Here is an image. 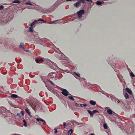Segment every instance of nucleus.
<instances>
[{
    "instance_id": "obj_1",
    "label": "nucleus",
    "mask_w": 135,
    "mask_h": 135,
    "mask_svg": "<svg viewBox=\"0 0 135 135\" xmlns=\"http://www.w3.org/2000/svg\"><path fill=\"white\" fill-rule=\"evenodd\" d=\"M40 103L36 99H34L30 104V106L34 110L39 108Z\"/></svg>"
},
{
    "instance_id": "obj_2",
    "label": "nucleus",
    "mask_w": 135,
    "mask_h": 135,
    "mask_svg": "<svg viewBox=\"0 0 135 135\" xmlns=\"http://www.w3.org/2000/svg\"><path fill=\"white\" fill-rule=\"evenodd\" d=\"M84 10L83 9L80 10L77 13L78 14V18H81L82 17V15L84 14Z\"/></svg>"
},
{
    "instance_id": "obj_3",
    "label": "nucleus",
    "mask_w": 135,
    "mask_h": 135,
    "mask_svg": "<svg viewBox=\"0 0 135 135\" xmlns=\"http://www.w3.org/2000/svg\"><path fill=\"white\" fill-rule=\"evenodd\" d=\"M61 93L63 95L65 96H68L69 92L66 89H63L61 90Z\"/></svg>"
},
{
    "instance_id": "obj_4",
    "label": "nucleus",
    "mask_w": 135,
    "mask_h": 135,
    "mask_svg": "<svg viewBox=\"0 0 135 135\" xmlns=\"http://www.w3.org/2000/svg\"><path fill=\"white\" fill-rule=\"evenodd\" d=\"M48 76L51 78H54L56 76V74L55 73H49L48 75Z\"/></svg>"
},
{
    "instance_id": "obj_5",
    "label": "nucleus",
    "mask_w": 135,
    "mask_h": 135,
    "mask_svg": "<svg viewBox=\"0 0 135 135\" xmlns=\"http://www.w3.org/2000/svg\"><path fill=\"white\" fill-rule=\"evenodd\" d=\"M36 120L39 122L40 123V122H41L44 125L46 124V123L45 120L41 118H36Z\"/></svg>"
},
{
    "instance_id": "obj_6",
    "label": "nucleus",
    "mask_w": 135,
    "mask_h": 135,
    "mask_svg": "<svg viewBox=\"0 0 135 135\" xmlns=\"http://www.w3.org/2000/svg\"><path fill=\"white\" fill-rule=\"evenodd\" d=\"M7 110V109L4 107H0V113H2L5 112Z\"/></svg>"
},
{
    "instance_id": "obj_7",
    "label": "nucleus",
    "mask_w": 135,
    "mask_h": 135,
    "mask_svg": "<svg viewBox=\"0 0 135 135\" xmlns=\"http://www.w3.org/2000/svg\"><path fill=\"white\" fill-rule=\"evenodd\" d=\"M81 5L80 2H78L75 3L74 4V6L76 8L78 7Z\"/></svg>"
},
{
    "instance_id": "obj_8",
    "label": "nucleus",
    "mask_w": 135,
    "mask_h": 135,
    "mask_svg": "<svg viewBox=\"0 0 135 135\" xmlns=\"http://www.w3.org/2000/svg\"><path fill=\"white\" fill-rule=\"evenodd\" d=\"M11 97L13 98H19V97H18V96L16 94H12L11 95Z\"/></svg>"
},
{
    "instance_id": "obj_9",
    "label": "nucleus",
    "mask_w": 135,
    "mask_h": 135,
    "mask_svg": "<svg viewBox=\"0 0 135 135\" xmlns=\"http://www.w3.org/2000/svg\"><path fill=\"white\" fill-rule=\"evenodd\" d=\"M126 91L129 93V94L131 95L132 94V91L129 89V88H126Z\"/></svg>"
},
{
    "instance_id": "obj_10",
    "label": "nucleus",
    "mask_w": 135,
    "mask_h": 135,
    "mask_svg": "<svg viewBox=\"0 0 135 135\" xmlns=\"http://www.w3.org/2000/svg\"><path fill=\"white\" fill-rule=\"evenodd\" d=\"M87 111L88 113L90 114V117H93V112L88 110H87Z\"/></svg>"
},
{
    "instance_id": "obj_11",
    "label": "nucleus",
    "mask_w": 135,
    "mask_h": 135,
    "mask_svg": "<svg viewBox=\"0 0 135 135\" xmlns=\"http://www.w3.org/2000/svg\"><path fill=\"white\" fill-rule=\"evenodd\" d=\"M25 111L28 114L29 116L31 115V113L30 112L29 109L28 108H27L25 109Z\"/></svg>"
},
{
    "instance_id": "obj_12",
    "label": "nucleus",
    "mask_w": 135,
    "mask_h": 135,
    "mask_svg": "<svg viewBox=\"0 0 135 135\" xmlns=\"http://www.w3.org/2000/svg\"><path fill=\"white\" fill-rule=\"evenodd\" d=\"M73 131L71 129L69 130L68 132V135H71V134L73 133Z\"/></svg>"
},
{
    "instance_id": "obj_13",
    "label": "nucleus",
    "mask_w": 135,
    "mask_h": 135,
    "mask_svg": "<svg viewBox=\"0 0 135 135\" xmlns=\"http://www.w3.org/2000/svg\"><path fill=\"white\" fill-rule=\"evenodd\" d=\"M90 103L91 104L93 105H94L96 104V102L95 101H94L92 100H91L90 101Z\"/></svg>"
},
{
    "instance_id": "obj_14",
    "label": "nucleus",
    "mask_w": 135,
    "mask_h": 135,
    "mask_svg": "<svg viewBox=\"0 0 135 135\" xmlns=\"http://www.w3.org/2000/svg\"><path fill=\"white\" fill-rule=\"evenodd\" d=\"M124 96L126 99L128 98L129 96L128 94L127 93H124Z\"/></svg>"
},
{
    "instance_id": "obj_15",
    "label": "nucleus",
    "mask_w": 135,
    "mask_h": 135,
    "mask_svg": "<svg viewBox=\"0 0 135 135\" xmlns=\"http://www.w3.org/2000/svg\"><path fill=\"white\" fill-rule=\"evenodd\" d=\"M107 112L108 114H112L113 113L112 110L110 109H108Z\"/></svg>"
},
{
    "instance_id": "obj_16",
    "label": "nucleus",
    "mask_w": 135,
    "mask_h": 135,
    "mask_svg": "<svg viewBox=\"0 0 135 135\" xmlns=\"http://www.w3.org/2000/svg\"><path fill=\"white\" fill-rule=\"evenodd\" d=\"M19 47L20 48H21L22 49H24L25 47L24 46V44L23 43H21L19 46Z\"/></svg>"
},
{
    "instance_id": "obj_17",
    "label": "nucleus",
    "mask_w": 135,
    "mask_h": 135,
    "mask_svg": "<svg viewBox=\"0 0 135 135\" xmlns=\"http://www.w3.org/2000/svg\"><path fill=\"white\" fill-rule=\"evenodd\" d=\"M37 22V20H35L33 21L31 24V26L32 27L33 26L35 23H36Z\"/></svg>"
},
{
    "instance_id": "obj_18",
    "label": "nucleus",
    "mask_w": 135,
    "mask_h": 135,
    "mask_svg": "<svg viewBox=\"0 0 135 135\" xmlns=\"http://www.w3.org/2000/svg\"><path fill=\"white\" fill-rule=\"evenodd\" d=\"M96 3L98 5H101L102 3L100 1H97Z\"/></svg>"
},
{
    "instance_id": "obj_19",
    "label": "nucleus",
    "mask_w": 135,
    "mask_h": 135,
    "mask_svg": "<svg viewBox=\"0 0 135 135\" xmlns=\"http://www.w3.org/2000/svg\"><path fill=\"white\" fill-rule=\"evenodd\" d=\"M103 127L105 129H107L108 128V126L106 123H104L103 124Z\"/></svg>"
},
{
    "instance_id": "obj_20",
    "label": "nucleus",
    "mask_w": 135,
    "mask_h": 135,
    "mask_svg": "<svg viewBox=\"0 0 135 135\" xmlns=\"http://www.w3.org/2000/svg\"><path fill=\"white\" fill-rule=\"evenodd\" d=\"M23 122L24 123V126H25V127H26L27 126V124L26 120L25 119H24L23 120Z\"/></svg>"
},
{
    "instance_id": "obj_21",
    "label": "nucleus",
    "mask_w": 135,
    "mask_h": 135,
    "mask_svg": "<svg viewBox=\"0 0 135 135\" xmlns=\"http://www.w3.org/2000/svg\"><path fill=\"white\" fill-rule=\"evenodd\" d=\"M29 31L32 32H33V30L32 27H30L29 28Z\"/></svg>"
},
{
    "instance_id": "obj_22",
    "label": "nucleus",
    "mask_w": 135,
    "mask_h": 135,
    "mask_svg": "<svg viewBox=\"0 0 135 135\" xmlns=\"http://www.w3.org/2000/svg\"><path fill=\"white\" fill-rule=\"evenodd\" d=\"M13 2L14 3H20V1L18 0H15L13 1Z\"/></svg>"
},
{
    "instance_id": "obj_23",
    "label": "nucleus",
    "mask_w": 135,
    "mask_h": 135,
    "mask_svg": "<svg viewBox=\"0 0 135 135\" xmlns=\"http://www.w3.org/2000/svg\"><path fill=\"white\" fill-rule=\"evenodd\" d=\"M68 98L70 99H71V100H74V98L72 97L69 96L68 97Z\"/></svg>"
},
{
    "instance_id": "obj_24",
    "label": "nucleus",
    "mask_w": 135,
    "mask_h": 135,
    "mask_svg": "<svg viewBox=\"0 0 135 135\" xmlns=\"http://www.w3.org/2000/svg\"><path fill=\"white\" fill-rule=\"evenodd\" d=\"M57 21H51V22H50L49 23V24H51V23H55V22H56Z\"/></svg>"
},
{
    "instance_id": "obj_25",
    "label": "nucleus",
    "mask_w": 135,
    "mask_h": 135,
    "mask_svg": "<svg viewBox=\"0 0 135 135\" xmlns=\"http://www.w3.org/2000/svg\"><path fill=\"white\" fill-rule=\"evenodd\" d=\"M25 4L26 5H32V3H30L29 2H26L25 3Z\"/></svg>"
},
{
    "instance_id": "obj_26",
    "label": "nucleus",
    "mask_w": 135,
    "mask_h": 135,
    "mask_svg": "<svg viewBox=\"0 0 135 135\" xmlns=\"http://www.w3.org/2000/svg\"><path fill=\"white\" fill-rule=\"evenodd\" d=\"M130 74L131 76L132 77H135V76L134 74L132 72H131V73H130Z\"/></svg>"
},
{
    "instance_id": "obj_27",
    "label": "nucleus",
    "mask_w": 135,
    "mask_h": 135,
    "mask_svg": "<svg viewBox=\"0 0 135 135\" xmlns=\"http://www.w3.org/2000/svg\"><path fill=\"white\" fill-rule=\"evenodd\" d=\"M37 22L38 21H41L43 22H44L45 23H46V22L45 21L43 20H42L41 19H38V20H37Z\"/></svg>"
},
{
    "instance_id": "obj_28",
    "label": "nucleus",
    "mask_w": 135,
    "mask_h": 135,
    "mask_svg": "<svg viewBox=\"0 0 135 135\" xmlns=\"http://www.w3.org/2000/svg\"><path fill=\"white\" fill-rule=\"evenodd\" d=\"M74 74L76 76H77L79 77H80V75L79 74H77L75 73H74Z\"/></svg>"
},
{
    "instance_id": "obj_29",
    "label": "nucleus",
    "mask_w": 135,
    "mask_h": 135,
    "mask_svg": "<svg viewBox=\"0 0 135 135\" xmlns=\"http://www.w3.org/2000/svg\"><path fill=\"white\" fill-rule=\"evenodd\" d=\"M80 105L81 107H82L83 105V106H84V107H86L87 106L86 104H80Z\"/></svg>"
},
{
    "instance_id": "obj_30",
    "label": "nucleus",
    "mask_w": 135,
    "mask_h": 135,
    "mask_svg": "<svg viewBox=\"0 0 135 135\" xmlns=\"http://www.w3.org/2000/svg\"><path fill=\"white\" fill-rule=\"evenodd\" d=\"M20 114L21 115H22V116H23L24 115V113L22 111H21Z\"/></svg>"
},
{
    "instance_id": "obj_31",
    "label": "nucleus",
    "mask_w": 135,
    "mask_h": 135,
    "mask_svg": "<svg viewBox=\"0 0 135 135\" xmlns=\"http://www.w3.org/2000/svg\"><path fill=\"white\" fill-rule=\"evenodd\" d=\"M17 116L18 117H20L21 116V115L20 114V113H18L17 114Z\"/></svg>"
},
{
    "instance_id": "obj_32",
    "label": "nucleus",
    "mask_w": 135,
    "mask_h": 135,
    "mask_svg": "<svg viewBox=\"0 0 135 135\" xmlns=\"http://www.w3.org/2000/svg\"><path fill=\"white\" fill-rule=\"evenodd\" d=\"M4 7L2 5H1L0 6V10H2L3 9Z\"/></svg>"
},
{
    "instance_id": "obj_33",
    "label": "nucleus",
    "mask_w": 135,
    "mask_h": 135,
    "mask_svg": "<svg viewBox=\"0 0 135 135\" xmlns=\"http://www.w3.org/2000/svg\"><path fill=\"white\" fill-rule=\"evenodd\" d=\"M93 113H95L97 112H99L97 110H94L93 111Z\"/></svg>"
},
{
    "instance_id": "obj_34",
    "label": "nucleus",
    "mask_w": 135,
    "mask_h": 135,
    "mask_svg": "<svg viewBox=\"0 0 135 135\" xmlns=\"http://www.w3.org/2000/svg\"><path fill=\"white\" fill-rule=\"evenodd\" d=\"M35 60L37 63H39V62L40 61L39 60H38L37 59H35Z\"/></svg>"
},
{
    "instance_id": "obj_35",
    "label": "nucleus",
    "mask_w": 135,
    "mask_h": 135,
    "mask_svg": "<svg viewBox=\"0 0 135 135\" xmlns=\"http://www.w3.org/2000/svg\"><path fill=\"white\" fill-rule=\"evenodd\" d=\"M57 132V130L56 129H54V133H56Z\"/></svg>"
},
{
    "instance_id": "obj_36",
    "label": "nucleus",
    "mask_w": 135,
    "mask_h": 135,
    "mask_svg": "<svg viewBox=\"0 0 135 135\" xmlns=\"http://www.w3.org/2000/svg\"><path fill=\"white\" fill-rule=\"evenodd\" d=\"M63 124L64 126V127H65L66 125V123L65 122H64Z\"/></svg>"
},
{
    "instance_id": "obj_37",
    "label": "nucleus",
    "mask_w": 135,
    "mask_h": 135,
    "mask_svg": "<svg viewBox=\"0 0 135 135\" xmlns=\"http://www.w3.org/2000/svg\"><path fill=\"white\" fill-rule=\"evenodd\" d=\"M49 82L51 83V84L53 85H54V83L52 82V81H51V80H50L49 81Z\"/></svg>"
},
{
    "instance_id": "obj_38",
    "label": "nucleus",
    "mask_w": 135,
    "mask_h": 135,
    "mask_svg": "<svg viewBox=\"0 0 135 135\" xmlns=\"http://www.w3.org/2000/svg\"><path fill=\"white\" fill-rule=\"evenodd\" d=\"M86 1L88 2H92V0H86Z\"/></svg>"
},
{
    "instance_id": "obj_39",
    "label": "nucleus",
    "mask_w": 135,
    "mask_h": 135,
    "mask_svg": "<svg viewBox=\"0 0 135 135\" xmlns=\"http://www.w3.org/2000/svg\"><path fill=\"white\" fill-rule=\"evenodd\" d=\"M81 2L83 3H84L85 2V1L84 0H81Z\"/></svg>"
},
{
    "instance_id": "obj_40",
    "label": "nucleus",
    "mask_w": 135,
    "mask_h": 135,
    "mask_svg": "<svg viewBox=\"0 0 135 135\" xmlns=\"http://www.w3.org/2000/svg\"><path fill=\"white\" fill-rule=\"evenodd\" d=\"M40 61H43V59L42 58H41L40 59V60H39Z\"/></svg>"
},
{
    "instance_id": "obj_41",
    "label": "nucleus",
    "mask_w": 135,
    "mask_h": 135,
    "mask_svg": "<svg viewBox=\"0 0 135 135\" xmlns=\"http://www.w3.org/2000/svg\"><path fill=\"white\" fill-rule=\"evenodd\" d=\"M117 103H120V102L119 101V100H118V101H117Z\"/></svg>"
},
{
    "instance_id": "obj_42",
    "label": "nucleus",
    "mask_w": 135,
    "mask_h": 135,
    "mask_svg": "<svg viewBox=\"0 0 135 135\" xmlns=\"http://www.w3.org/2000/svg\"><path fill=\"white\" fill-rule=\"evenodd\" d=\"M90 135H94V134L92 133V134H91Z\"/></svg>"
},
{
    "instance_id": "obj_43",
    "label": "nucleus",
    "mask_w": 135,
    "mask_h": 135,
    "mask_svg": "<svg viewBox=\"0 0 135 135\" xmlns=\"http://www.w3.org/2000/svg\"><path fill=\"white\" fill-rule=\"evenodd\" d=\"M72 0H66V1H72Z\"/></svg>"
},
{
    "instance_id": "obj_44",
    "label": "nucleus",
    "mask_w": 135,
    "mask_h": 135,
    "mask_svg": "<svg viewBox=\"0 0 135 135\" xmlns=\"http://www.w3.org/2000/svg\"><path fill=\"white\" fill-rule=\"evenodd\" d=\"M14 135H21L20 134H15Z\"/></svg>"
},
{
    "instance_id": "obj_45",
    "label": "nucleus",
    "mask_w": 135,
    "mask_h": 135,
    "mask_svg": "<svg viewBox=\"0 0 135 135\" xmlns=\"http://www.w3.org/2000/svg\"><path fill=\"white\" fill-rule=\"evenodd\" d=\"M78 104L77 103H76V104H75V105H76V106H77V105H78Z\"/></svg>"
}]
</instances>
